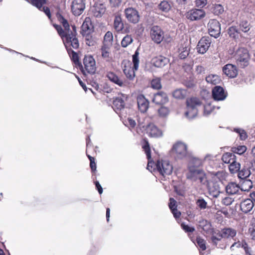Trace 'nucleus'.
Returning a JSON list of instances; mask_svg holds the SVG:
<instances>
[{"label": "nucleus", "instance_id": "nucleus-1", "mask_svg": "<svg viewBox=\"0 0 255 255\" xmlns=\"http://www.w3.org/2000/svg\"><path fill=\"white\" fill-rule=\"evenodd\" d=\"M56 16L58 21L62 25L63 28L60 25L57 24H53V26L62 39L68 53L75 66L78 68L81 62L79 61L78 54L71 49V47L74 49H78L79 46V41L77 38L76 27L75 25H72V29H70L67 20L60 12H57Z\"/></svg>", "mask_w": 255, "mask_h": 255}, {"label": "nucleus", "instance_id": "nucleus-2", "mask_svg": "<svg viewBox=\"0 0 255 255\" xmlns=\"http://www.w3.org/2000/svg\"><path fill=\"white\" fill-rule=\"evenodd\" d=\"M84 66L81 63L78 68L84 75L94 74L96 70V61L91 55H85L83 60Z\"/></svg>", "mask_w": 255, "mask_h": 255}, {"label": "nucleus", "instance_id": "nucleus-3", "mask_svg": "<svg viewBox=\"0 0 255 255\" xmlns=\"http://www.w3.org/2000/svg\"><path fill=\"white\" fill-rule=\"evenodd\" d=\"M234 57L239 67L244 68L249 65L250 55L247 48L239 47L235 52Z\"/></svg>", "mask_w": 255, "mask_h": 255}, {"label": "nucleus", "instance_id": "nucleus-4", "mask_svg": "<svg viewBox=\"0 0 255 255\" xmlns=\"http://www.w3.org/2000/svg\"><path fill=\"white\" fill-rule=\"evenodd\" d=\"M186 111L185 116L189 119L195 118L198 114V108L201 104V101L197 98L191 97L186 100Z\"/></svg>", "mask_w": 255, "mask_h": 255}, {"label": "nucleus", "instance_id": "nucleus-5", "mask_svg": "<svg viewBox=\"0 0 255 255\" xmlns=\"http://www.w3.org/2000/svg\"><path fill=\"white\" fill-rule=\"evenodd\" d=\"M156 168L160 174L164 177L171 174L173 170L172 165L167 160H158L156 163Z\"/></svg>", "mask_w": 255, "mask_h": 255}, {"label": "nucleus", "instance_id": "nucleus-6", "mask_svg": "<svg viewBox=\"0 0 255 255\" xmlns=\"http://www.w3.org/2000/svg\"><path fill=\"white\" fill-rule=\"evenodd\" d=\"M124 14L127 20L131 23H137L140 19V15L138 10L132 7H128L124 10Z\"/></svg>", "mask_w": 255, "mask_h": 255}, {"label": "nucleus", "instance_id": "nucleus-7", "mask_svg": "<svg viewBox=\"0 0 255 255\" xmlns=\"http://www.w3.org/2000/svg\"><path fill=\"white\" fill-rule=\"evenodd\" d=\"M206 175L202 169H197L194 167H190L189 168V172L187 175L188 179L194 181L199 180L200 182H203L205 178Z\"/></svg>", "mask_w": 255, "mask_h": 255}, {"label": "nucleus", "instance_id": "nucleus-8", "mask_svg": "<svg viewBox=\"0 0 255 255\" xmlns=\"http://www.w3.org/2000/svg\"><path fill=\"white\" fill-rule=\"evenodd\" d=\"M172 149L175 153L176 157L179 159L184 158L188 155L187 146L183 142H177L174 144Z\"/></svg>", "mask_w": 255, "mask_h": 255}, {"label": "nucleus", "instance_id": "nucleus-9", "mask_svg": "<svg viewBox=\"0 0 255 255\" xmlns=\"http://www.w3.org/2000/svg\"><path fill=\"white\" fill-rule=\"evenodd\" d=\"M150 37L156 43L159 44L163 40L164 33L161 27L159 26H153L150 31Z\"/></svg>", "mask_w": 255, "mask_h": 255}, {"label": "nucleus", "instance_id": "nucleus-10", "mask_svg": "<svg viewBox=\"0 0 255 255\" xmlns=\"http://www.w3.org/2000/svg\"><path fill=\"white\" fill-rule=\"evenodd\" d=\"M208 32L210 36L215 38L219 36L221 33V24L216 19H210L208 23Z\"/></svg>", "mask_w": 255, "mask_h": 255}, {"label": "nucleus", "instance_id": "nucleus-11", "mask_svg": "<svg viewBox=\"0 0 255 255\" xmlns=\"http://www.w3.org/2000/svg\"><path fill=\"white\" fill-rule=\"evenodd\" d=\"M206 15L205 11L202 9L193 8L186 14V17L190 20H198L204 18Z\"/></svg>", "mask_w": 255, "mask_h": 255}, {"label": "nucleus", "instance_id": "nucleus-12", "mask_svg": "<svg viewBox=\"0 0 255 255\" xmlns=\"http://www.w3.org/2000/svg\"><path fill=\"white\" fill-rule=\"evenodd\" d=\"M211 40L209 37L204 36L199 41L197 45V50L199 53H205L210 46Z\"/></svg>", "mask_w": 255, "mask_h": 255}, {"label": "nucleus", "instance_id": "nucleus-13", "mask_svg": "<svg viewBox=\"0 0 255 255\" xmlns=\"http://www.w3.org/2000/svg\"><path fill=\"white\" fill-rule=\"evenodd\" d=\"M71 11L75 16L81 15L85 8L83 0H73L71 5Z\"/></svg>", "mask_w": 255, "mask_h": 255}, {"label": "nucleus", "instance_id": "nucleus-14", "mask_svg": "<svg viewBox=\"0 0 255 255\" xmlns=\"http://www.w3.org/2000/svg\"><path fill=\"white\" fill-rule=\"evenodd\" d=\"M146 133L150 137L158 138L162 135L161 129L153 123H149L145 127Z\"/></svg>", "mask_w": 255, "mask_h": 255}, {"label": "nucleus", "instance_id": "nucleus-15", "mask_svg": "<svg viewBox=\"0 0 255 255\" xmlns=\"http://www.w3.org/2000/svg\"><path fill=\"white\" fill-rule=\"evenodd\" d=\"M142 148L145 151L146 155L147 158L148 159V163L147 165V169L149 171L152 172L154 171L156 169V163L151 159V150L149 146V144L147 141H145V143L142 146Z\"/></svg>", "mask_w": 255, "mask_h": 255}, {"label": "nucleus", "instance_id": "nucleus-16", "mask_svg": "<svg viewBox=\"0 0 255 255\" xmlns=\"http://www.w3.org/2000/svg\"><path fill=\"white\" fill-rule=\"evenodd\" d=\"M213 98L217 101H223L227 96V93H225L223 87L220 86H216L212 91Z\"/></svg>", "mask_w": 255, "mask_h": 255}, {"label": "nucleus", "instance_id": "nucleus-17", "mask_svg": "<svg viewBox=\"0 0 255 255\" xmlns=\"http://www.w3.org/2000/svg\"><path fill=\"white\" fill-rule=\"evenodd\" d=\"M100 51L101 53V56L105 61L109 63H112L114 61V58L111 53L110 47L107 44L103 43Z\"/></svg>", "mask_w": 255, "mask_h": 255}, {"label": "nucleus", "instance_id": "nucleus-18", "mask_svg": "<svg viewBox=\"0 0 255 255\" xmlns=\"http://www.w3.org/2000/svg\"><path fill=\"white\" fill-rule=\"evenodd\" d=\"M223 72L228 77L235 78L238 74V70L236 65L232 64H227L223 67Z\"/></svg>", "mask_w": 255, "mask_h": 255}, {"label": "nucleus", "instance_id": "nucleus-19", "mask_svg": "<svg viewBox=\"0 0 255 255\" xmlns=\"http://www.w3.org/2000/svg\"><path fill=\"white\" fill-rule=\"evenodd\" d=\"M152 101L157 105H163L168 102V97L166 93L161 91L154 95Z\"/></svg>", "mask_w": 255, "mask_h": 255}, {"label": "nucleus", "instance_id": "nucleus-20", "mask_svg": "<svg viewBox=\"0 0 255 255\" xmlns=\"http://www.w3.org/2000/svg\"><path fill=\"white\" fill-rule=\"evenodd\" d=\"M136 99L139 110L141 113L146 112L149 107L148 101L142 94L138 95Z\"/></svg>", "mask_w": 255, "mask_h": 255}, {"label": "nucleus", "instance_id": "nucleus-21", "mask_svg": "<svg viewBox=\"0 0 255 255\" xmlns=\"http://www.w3.org/2000/svg\"><path fill=\"white\" fill-rule=\"evenodd\" d=\"M106 10L105 5L103 3H96L92 11L93 15L96 17H101L105 13Z\"/></svg>", "mask_w": 255, "mask_h": 255}, {"label": "nucleus", "instance_id": "nucleus-22", "mask_svg": "<svg viewBox=\"0 0 255 255\" xmlns=\"http://www.w3.org/2000/svg\"><path fill=\"white\" fill-rule=\"evenodd\" d=\"M93 28L94 26L92 24L91 18L88 17H86L81 26L82 34L92 33L93 31Z\"/></svg>", "mask_w": 255, "mask_h": 255}, {"label": "nucleus", "instance_id": "nucleus-23", "mask_svg": "<svg viewBox=\"0 0 255 255\" xmlns=\"http://www.w3.org/2000/svg\"><path fill=\"white\" fill-rule=\"evenodd\" d=\"M152 61L154 66L161 68L167 65L169 62V60L168 58L159 55L154 57Z\"/></svg>", "mask_w": 255, "mask_h": 255}, {"label": "nucleus", "instance_id": "nucleus-24", "mask_svg": "<svg viewBox=\"0 0 255 255\" xmlns=\"http://www.w3.org/2000/svg\"><path fill=\"white\" fill-rule=\"evenodd\" d=\"M254 206L253 200L251 199H246L240 203V209L243 212L248 213L252 210Z\"/></svg>", "mask_w": 255, "mask_h": 255}, {"label": "nucleus", "instance_id": "nucleus-25", "mask_svg": "<svg viewBox=\"0 0 255 255\" xmlns=\"http://www.w3.org/2000/svg\"><path fill=\"white\" fill-rule=\"evenodd\" d=\"M221 232L222 233V237H224V239H233L237 235L236 230L230 227L222 229L221 230Z\"/></svg>", "mask_w": 255, "mask_h": 255}, {"label": "nucleus", "instance_id": "nucleus-26", "mask_svg": "<svg viewBox=\"0 0 255 255\" xmlns=\"http://www.w3.org/2000/svg\"><path fill=\"white\" fill-rule=\"evenodd\" d=\"M135 71L134 67H131L130 63H128V65H125L123 71L127 78L132 80L135 77Z\"/></svg>", "mask_w": 255, "mask_h": 255}, {"label": "nucleus", "instance_id": "nucleus-27", "mask_svg": "<svg viewBox=\"0 0 255 255\" xmlns=\"http://www.w3.org/2000/svg\"><path fill=\"white\" fill-rule=\"evenodd\" d=\"M113 104V108L115 111L124 109L125 105V101L121 97H116L114 99Z\"/></svg>", "mask_w": 255, "mask_h": 255}, {"label": "nucleus", "instance_id": "nucleus-28", "mask_svg": "<svg viewBox=\"0 0 255 255\" xmlns=\"http://www.w3.org/2000/svg\"><path fill=\"white\" fill-rule=\"evenodd\" d=\"M199 226L206 233H210L212 230L211 224L206 220L202 219L199 222Z\"/></svg>", "mask_w": 255, "mask_h": 255}, {"label": "nucleus", "instance_id": "nucleus-29", "mask_svg": "<svg viewBox=\"0 0 255 255\" xmlns=\"http://www.w3.org/2000/svg\"><path fill=\"white\" fill-rule=\"evenodd\" d=\"M107 77L113 83L117 84L118 85L122 87L124 85V83L122 80H121L118 76L112 72H109L107 74Z\"/></svg>", "mask_w": 255, "mask_h": 255}, {"label": "nucleus", "instance_id": "nucleus-30", "mask_svg": "<svg viewBox=\"0 0 255 255\" xmlns=\"http://www.w3.org/2000/svg\"><path fill=\"white\" fill-rule=\"evenodd\" d=\"M114 27L117 32H123L124 24L121 16H116L114 19Z\"/></svg>", "mask_w": 255, "mask_h": 255}, {"label": "nucleus", "instance_id": "nucleus-31", "mask_svg": "<svg viewBox=\"0 0 255 255\" xmlns=\"http://www.w3.org/2000/svg\"><path fill=\"white\" fill-rule=\"evenodd\" d=\"M240 189V187L235 183H229L226 187V192L231 195L236 194Z\"/></svg>", "mask_w": 255, "mask_h": 255}, {"label": "nucleus", "instance_id": "nucleus-32", "mask_svg": "<svg viewBox=\"0 0 255 255\" xmlns=\"http://www.w3.org/2000/svg\"><path fill=\"white\" fill-rule=\"evenodd\" d=\"M236 159L235 154L231 152H226L223 154L222 160L225 163L230 164Z\"/></svg>", "mask_w": 255, "mask_h": 255}, {"label": "nucleus", "instance_id": "nucleus-33", "mask_svg": "<svg viewBox=\"0 0 255 255\" xmlns=\"http://www.w3.org/2000/svg\"><path fill=\"white\" fill-rule=\"evenodd\" d=\"M206 81L208 83H210L212 85H217L219 84L221 81L220 77L217 75H209L206 77Z\"/></svg>", "mask_w": 255, "mask_h": 255}, {"label": "nucleus", "instance_id": "nucleus-34", "mask_svg": "<svg viewBox=\"0 0 255 255\" xmlns=\"http://www.w3.org/2000/svg\"><path fill=\"white\" fill-rule=\"evenodd\" d=\"M187 95V91L182 89H178L174 91L172 93L173 97L178 99H183Z\"/></svg>", "mask_w": 255, "mask_h": 255}, {"label": "nucleus", "instance_id": "nucleus-35", "mask_svg": "<svg viewBox=\"0 0 255 255\" xmlns=\"http://www.w3.org/2000/svg\"><path fill=\"white\" fill-rule=\"evenodd\" d=\"M228 33L230 37L234 39L238 38L240 32L237 29L236 26H232L228 29Z\"/></svg>", "mask_w": 255, "mask_h": 255}, {"label": "nucleus", "instance_id": "nucleus-36", "mask_svg": "<svg viewBox=\"0 0 255 255\" xmlns=\"http://www.w3.org/2000/svg\"><path fill=\"white\" fill-rule=\"evenodd\" d=\"M240 164L236 161V159L229 166L230 172L233 174L238 172L240 169Z\"/></svg>", "mask_w": 255, "mask_h": 255}, {"label": "nucleus", "instance_id": "nucleus-37", "mask_svg": "<svg viewBox=\"0 0 255 255\" xmlns=\"http://www.w3.org/2000/svg\"><path fill=\"white\" fill-rule=\"evenodd\" d=\"M97 146H94L93 145L87 147L86 153L88 158H89L90 156L95 157L97 154Z\"/></svg>", "mask_w": 255, "mask_h": 255}, {"label": "nucleus", "instance_id": "nucleus-38", "mask_svg": "<svg viewBox=\"0 0 255 255\" xmlns=\"http://www.w3.org/2000/svg\"><path fill=\"white\" fill-rule=\"evenodd\" d=\"M47 0H29L28 1L39 10H41L42 6L47 3Z\"/></svg>", "mask_w": 255, "mask_h": 255}, {"label": "nucleus", "instance_id": "nucleus-39", "mask_svg": "<svg viewBox=\"0 0 255 255\" xmlns=\"http://www.w3.org/2000/svg\"><path fill=\"white\" fill-rule=\"evenodd\" d=\"M158 8L163 12H167L171 9V5L166 0L162 1L158 4Z\"/></svg>", "mask_w": 255, "mask_h": 255}, {"label": "nucleus", "instance_id": "nucleus-40", "mask_svg": "<svg viewBox=\"0 0 255 255\" xmlns=\"http://www.w3.org/2000/svg\"><path fill=\"white\" fill-rule=\"evenodd\" d=\"M91 33H88L87 34H82L85 36L86 44L89 46H94L96 44L95 38L91 34Z\"/></svg>", "mask_w": 255, "mask_h": 255}, {"label": "nucleus", "instance_id": "nucleus-41", "mask_svg": "<svg viewBox=\"0 0 255 255\" xmlns=\"http://www.w3.org/2000/svg\"><path fill=\"white\" fill-rule=\"evenodd\" d=\"M223 239H224V237H222L221 232L218 233L216 236H212L211 238L212 243L216 247H218L220 242H223Z\"/></svg>", "mask_w": 255, "mask_h": 255}, {"label": "nucleus", "instance_id": "nucleus-42", "mask_svg": "<svg viewBox=\"0 0 255 255\" xmlns=\"http://www.w3.org/2000/svg\"><path fill=\"white\" fill-rule=\"evenodd\" d=\"M196 243L200 249L202 251H204L206 250V241L200 236H198L196 238Z\"/></svg>", "mask_w": 255, "mask_h": 255}, {"label": "nucleus", "instance_id": "nucleus-43", "mask_svg": "<svg viewBox=\"0 0 255 255\" xmlns=\"http://www.w3.org/2000/svg\"><path fill=\"white\" fill-rule=\"evenodd\" d=\"M253 187V183L250 180H245L241 184V190L245 191H249Z\"/></svg>", "mask_w": 255, "mask_h": 255}, {"label": "nucleus", "instance_id": "nucleus-44", "mask_svg": "<svg viewBox=\"0 0 255 255\" xmlns=\"http://www.w3.org/2000/svg\"><path fill=\"white\" fill-rule=\"evenodd\" d=\"M233 153H237L241 155L247 150V147L245 145H240L237 147H233L231 149Z\"/></svg>", "mask_w": 255, "mask_h": 255}, {"label": "nucleus", "instance_id": "nucleus-45", "mask_svg": "<svg viewBox=\"0 0 255 255\" xmlns=\"http://www.w3.org/2000/svg\"><path fill=\"white\" fill-rule=\"evenodd\" d=\"M151 87L154 89H160L162 87L160 78H156L152 79L151 81Z\"/></svg>", "mask_w": 255, "mask_h": 255}, {"label": "nucleus", "instance_id": "nucleus-46", "mask_svg": "<svg viewBox=\"0 0 255 255\" xmlns=\"http://www.w3.org/2000/svg\"><path fill=\"white\" fill-rule=\"evenodd\" d=\"M139 52L137 50L135 51L134 54L132 55V63L133 64L134 68L135 70L138 69L139 63Z\"/></svg>", "mask_w": 255, "mask_h": 255}, {"label": "nucleus", "instance_id": "nucleus-47", "mask_svg": "<svg viewBox=\"0 0 255 255\" xmlns=\"http://www.w3.org/2000/svg\"><path fill=\"white\" fill-rule=\"evenodd\" d=\"M132 38L130 35H127L122 39L121 45L123 47H127L128 45L132 43Z\"/></svg>", "mask_w": 255, "mask_h": 255}, {"label": "nucleus", "instance_id": "nucleus-48", "mask_svg": "<svg viewBox=\"0 0 255 255\" xmlns=\"http://www.w3.org/2000/svg\"><path fill=\"white\" fill-rule=\"evenodd\" d=\"M238 177L241 179H246L248 177L250 174V171L248 168H243L238 171Z\"/></svg>", "mask_w": 255, "mask_h": 255}, {"label": "nucleus", "instance_id": "nucleus-49", "mask_svg": "<svg viewBox=\"0 0 255 255\" xmlns=\"http://www.w3.org/2000/svg\"><path fill=\"white\" fill-rule=\"evenodd\" d=\"M250 24L247 20H242L240 24V27L242 31L247 32L250 29Z\"/></svg>", "mask_w": 255, "mask_h": 255}, {"label": "nucleus", "instance_id": "nucleus-50", "mask_svg": "<svg viewBox=\"0 0 255 255\" xmlns=\"http://www.w3.org/2000/svg\"><path fill=\"white\" fill-rule=\"evenodd\" d=\"M169 113V110L168 108L162 106L158 110V113L160 117L164 118L166 117Z\"/></svg>", "mask_w": 255, "mask_h": 255}, {"label": "nucleus", "instance_id": "nucleus-51", "mask_svg": "<svg viewBox=\"0 0 255 255\" xmlns=\"http://www.w3.org/2000/svg\"><path fill=\"white\" fill-rule=\"evenodd\" d=\"M88 158L90 160V167L91 169V172L93 174H95L97 169V165L95 162V157L91 156H90Z\"/></svg>", "mask_w": 255, "mask_h": 255}, {"label": "nucleus", "instance_id": "nucleus-52", "mask_svg": "<svg viewBox=\"0 0 255 255\" xmlns=\"http://www.w3.org/2000/svg\"><path fill=\"white\" fill-rule=\"evenodd\" d=\"M213 12L216 15H219L224 12L223 7L221 4H215L213 7Z\"/></svg>", "mask_w": 255, "mask_h": 255}, {"label": "nucleus", "instance_id": "nucleus-53", "mask_svg": "<svg viewBox=\"0 0 255 255\" xmlns=\"http://www.w3.org/2000/svg\"><path fill=\"white\" fill-rule=\"evenodd\" d=\"M234 131L239 134L240 138L241 140H245L248 137L247 132L245 130L240 128H235Z\"/></svg>", "mask_w": 255, "mask_h": 255}, {"label": "nucleus", "instance_id": "nucleus-54", "mask_svg": "<svg viewBox=\"0 0 255 255\" xmlns=\"http://www.w3.org/2000/svg\"><path fill=\"white\" fill-rule=\"evenodd\" d=\"M182 229L186 233H192L195 231V228L193 227H190L185 223H182L181 224Z\"/></svg>", "mask_w": 255, "mask_h": 255}, {"label": "nucleus", "instance_id": "nucleus-55", "mask_svg": "<svg viewBox=\"0 0 255 255\" xmlns=\"http://www.w3.org/2000/svg\"><path fill=\"white\" fill-rule=\"evenodd\" d=\"M196 204L201 209H205L207 207V203L203 199L197 200Z\"/></svg>", "mask_w": 255, "mask_h": 255}, {"label": "nucleus", "instance_id": "nucleus-56", "mask_svg": "<svg viewBox=\"0 0 255 255\" xmlns=\"http://www.w3.org/2000/svg\"><path fill=\"white\" fill-rule=\"evenodd\" d=\"M242 248L244 249L247 255H252L251 249L249 247L248 244L245 241L242 242Z\"/></svg>", "mask_w": 255, "mask_h": 255}, {"label": "nucleus", "instance_id": "nucleus-57", "mask_svg": "<svg viewBox=\"0 0 255 255\" xmlns=\"http://www.w3.org/2000/svg\"><path fill=\"white\" fill-rule=\"evenodd\" d=\"M113 40V35L111 31H108L106 33L104 36V43L109 42H111Z\"/></svg>", "mask_w": 255, "mask_h": 255}, {"label": "nucleus", "instance_id": "nucleus-58", "mask_svg": "<svg viewBox=\"0 0 255 255\" xmlns=\"http://www.w3.org/2000/svg\"><path fill=\"white\" fill-rule=\"evenodd\" d=\"M234 199L230 197H226L222 199V203L225 206H230L232 204Z\"/></svg>", "mask_w": 255, "mask_h": 255}, {"label": "nucleus", "instance_id": "nucleus-59", "mask_svg": "<svg viewBox=\"0 0 255 255\" xmlns=\"http://www.w3.org/2000/svg\"><path fill=\"white\" fill-rule=\"evenodd\" d=\"M214 110V108L211 104H207L204 106V114L209 115Z\"/></svg>", "mask_w": 255, "mask_h": 255}, {"label": "nucleus", "instance_id": "nucleus-60", "mask_svg": "<svg viewBox=\"0 0 255 255\" xmlns=\"http://www.w3.org/2000/svg\"><path fill=\"white\" fill-rule=\"evenodd\" d=\"M110 4L112 7H119L122 2V0H109Z\"/></svg>", "mask_w": 255, "mask_h": 255}, {"label": "nucleus", "instance_id": "nucleus-61", "mask_svg": "<svg viewBox=\"0 0 255 255\" xmlns=\"http://www.w3.org/2000/svg\"><path fill=\"white\" fill-rule=\"evenodd\" d=\"M177 202L176 200L173 198H170L169 199V207L170 210L172 209L177 208Z\"/></svg>", "mask_w": 255, "mask_h": 255}, {"label": "nucleus", "instance_id": "nucleus-62", "mask_svg": "<svg viewBox=\"0 0 255 255\" xmlns=\"http://www.w3.org/2000/svg\"><path fill=\"white\" fill-rule=\"evenodd\" d=\"M195 3L197 7H204L207 3V0H195Z\"/></svg>", "mask_w": 255, "mask_h": 255}, {"label": "nucleus", "instance_id": "nucleus-63", "mask_svg": "<svg viewBox=\"0 0 255 255\" xmlns=\"http://www.w3.org/2000/svg\"><path fill=\"white\" fill-rule=\"evenodd\" d=\"M40 10L43 11L49 19L51 18V14L49 7L43 5Z\"/></svg>", "mask_w": 255, "mask_h": 255}, {"label": "nucleus", "instance_id": "nucleus-64", "mask_svg": "<svg viewBox=\"0 0 255 255\" xmlns=\"http://www.w3.org/2000/svg\"><path fill=\"white\" fill-rule=\"evenodd\" d=\"M184 84L188 88H192L195 86L194 82L193 79L189 81H184Z\"/></svg>", "mask_w": 255, "mask_h": 255}]
</instances>
